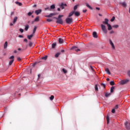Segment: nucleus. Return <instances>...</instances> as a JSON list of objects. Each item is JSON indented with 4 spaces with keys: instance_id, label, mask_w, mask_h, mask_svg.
Wrapping results in <instances>:
<instances>
[{
    "instance_id": "1",
    "label": "nucleus",
    "mask_w": 130,
    "mask_h": 130,
    "mask_svg": "<svg viewBox=\"0 0 130 130\" xmlns=\"http://www.w3.org/2000/svg\"><path fill=\"white\" fill-rule=\"evenodd\" d=\"M109 20L107 18H106L105 19V21H103V24H101V26L102 30L103 32V33H107L108 30L106 28V25H104V24H107L108 26V30H111L112 29V27L109 23H108Z\"/></svg>"
},
{
    "instance_id": "2",
    "label": "nucleus",
    "mask_w": 130,
    "mask_h": 130,
    "mask_svg": "<svg viewBox=\"0 0 130 130\" xmlns=\"http://www.w3.org/2000/svg\"><path fill=\"white\" fill-rule=\"evenodd\" d=\"M61 17H63V15H59L58 18H56V23H59V24H63V21L61 19Z\"/></svg>"
},
{
    "instance_id": "3",
    "label": "nucleus",
    "mask_w": 130,
    "mask_h": 130,
    "mask_svg": "<svg viewBox=\"0 0 130 130\" xmlns=\"http://www.w3.org/2000/svg\"><path fill=\"white\" fill-rule=\"evenodd\" d=\"M14 58H15L14 56H11V57L9 58V59L10 60L9 63V66H11L13 62H14Z\"/></svg>"
},
{
    "instance_id": "4",
    "label": "nucleus",
    "mask_w": 130,
    "mask_h": 130,
    "mask_svg": "<svg viewBox=\"0 0 130 130\" xmlns=\"http://www.w3.org/2000/svg\"><path fill=\"white\" fill-rule=\"evenodd\" d=\"M129 79H125V80H121L120 81V84L123 85L124 84H126V83H128L129 82Z\"/></svg>"
},
{
    "instance_id": "5",
    "label": "nucleus",
    "mask_w": 130,
    "mask_h": 130,
    "mask_svg": "<svg viewBox=\"0 0 130 130\" xmlns=\"http://www.w3.org/2000/svg\"><path fill=\"white\" fill-rule=\"evenodd\" d=\"M66 22L68 23V24H71V23L73 22V18H70V17H69V18H67L66 19Z\"/></svg>"
},
{
    "instance_id": "6",
    "label": "nucleus",
    "mask_w": 130,
    "mask_h": 130,
    "mask_svg": "<svg viewBox=\"0 0 130 130\" xmlns=\"http://www.w3.org/2000/svg\"><path fill=\"white\" fill-rule=\"evenodd\" d=\"M125 126H126V128L128 130L130 129V123H129V122H127V121H126V122H125Z\"/></svg>"
},
{
    "instance_id": "7",
    "label": "nucleus",
    "mask_w": 130,
    "mask_h": 130,
    "mask_svg": "<svg viewBox=\"0 0 130 130\" xmlns=\"http://www.w3.org/2000/svg\"><path fill=\"white\" fill-rule=\"evenodd\" d=\"M42 12V10L41 9H39V10H36L35 11V13L36 14H37V15H39V14H41Z\"/></svg>"
},
{
    "instance_id": "8",
    "label": "nucleus",
    "mask_w": 130,
    "mask_h": 130,
    "mask_svg": "<svg viewBox=\"0 0 130 130\" xmlns=\"http://www.w3.org/2000/svg\"><path fill=\"white\" fill-rule=\"evenodd\" d=\"M55 15H56V13H51L50 14H49V15H46V17H52L53 16H55Z\"/></svg>"
},
{
    "instance_id": "9",
    "label": "nucleus",
    "mask_w": 130,
    "mask_h": 130,
    "mask_svg": "<svg viewBox=\"0 0 130 130\" xmlns=\"http://www.w3.org/2000/svg\"><path fill=\"white\" fill-rule=\"evenodd\" d=\"M71 50H75L76 52H79L80 51V49H78L77 47H73Z\"/></svg>"
},
{
    "instance_id": "10",
    "label": "nucleus",
    "mask_w": 130,
    "mask_h": 130,
    "mask_svg": "<svg viewBox=\"0 0 130 130\" xmlns=\"http://www.w3.org/2000/svg\"><path fill=\"white\" fill-rule=\"evenodd\" d=\"M109 42H110V44L111 46H112V49H115V47L114 44H113L112 41H111V40H110Z\"/></svg>"
},
{
    "instance_id": "11",
    "label": "nucleus",
    "mask_w": 130,
    "mask_h": 130,
    "mask_svg": "<svg viewBox=\"0 0 130 130\" xmlns=\"http://www.w3.org/2000/svg\"><path fill=\"white\" fill-rule=\"evenodd\" d=\"M67 6V4H63V3H62L60 5V8L63 10L64 9V7Z\"/></svg>"
},
{
    "instance_id": "12",
    "label": "nucleus",
    "mask_w": 130,
    "mask_h": 130,
    "mask_svg": "<svg viewBox=\"0 0 130 130\" xmlns=\"http://www.w3.org/2000/svg\"><path fill=\"white\" fill-rule=\"evenodd\" d=\"M92 35L93 36V38H94L95 39H97V38H98V36L97 32H96V31H93Z\"/></svg>"
},
{
    "instance_id": "13",
    "label": "nucleus",
    "mask_w": 130,
    "mask_h": 130,
    "mask_svg": "<svg viewBox=\"0 0 130 130\" xmlns=\"http://www.w3.org/2000/svg\"><path fill=\"white\" fill-rule=\"evenodd\" d=\"M58 43H59V44H63L64 41H63V40H62V39H59V40H58Z\"/></svg>"
},
{
    "instance_id": "14",
    "label": "nucleus",
    "mask_w": 130,
    "mask_h": 130,
    "mask_svg": "<svg viewBox=\"0 0 130 130\" xmlns=\"http://www.w3.org/2000/svg\"><path fill=\"white\" fill-rule=\"evenodd\" d=\"M105 71H106V72H107V73L108 74H109V75L111 74V72H110V70L108 68H106V69H105Z\"/></svg>"
},
{
    "instance_id": "15",
    "label": "nucleus",
    "mask_w": 130,
    "mask_h": 130,
    "mask_svg": "<svg viewBox=\"0 0 130 130\" xmlns=\"http://www.w3.org/2000/svg\"><path fill=\"white\" fill-rule=\"evenodd\" d=\"M8 42H6L4 45V49H7V47H8Z\"/></svg>"
},
{
    "instance_id": "16",
    "label": "nucleus",
    "mask_w": 130,
    "mask_h": 130,
    "mask_svg": "<svg viewBox=\"0 0 130 130\" xmlns=\"http://www.w3.org/2000/svg\"><path fill=\"white\" fill-rule=\"evenodd\" d=\"M74 13H75V11H72V12H71L69 13V17H71V16H73V14H74Z\"/></svg>"
},
{
    "instance_id": "17",
    "label": "nucleus",
    "mask_w": 130,
    "mask_h": 130,
    "mask_svg": "<svg viewBox=\"0 0 130 130\" xmlns=\"http://www.w3.org/2000/svg\"><path fill=\"white\" fill-rule=\"evenodd\" d=\"M37 29V26H35L34 28V31H33V32H32L33 36H34Z\"/></svg>"
},
{
    "instance_id": "18",
    "label": "nucleus",
    "mask_w": 130,
    "mask_h": 130,
    "mask_svg": "<svg viewBox=\"0 0 130 130\" xmlns=\"http://www.w3.org/2000/svg\"><path fill=\"white\" fill-rule=\"evenodd\" d=\"M114 88H115V87H114V86H112V87H111V89H110V92H111V93H112V92H113L114 90Z\"/></svg>"
},
{
    "instance_id": "19",
    "label": "nucleus",
    "mask_w": 130,
    "mask_h": 130,
    "mask_svg": "<svg viewBox=\"0 0 130 130\" xmlns=\"http://www.w3.org/2000/svg\"><path fill=\"white\" fill-rule=\"evenodd\" d=\"M32 37H33V34H32V35H30V36H27V39L28 40H31Z\"/></svg>"
},
{
    "instance_id": "20",
    "label": "nucleus",
    "mask_w": 130,
    "mask_h": 130,
    "mask_svg": "<svg viewBox=\"0 0 130 130\" xmlns=\"http://www.w3.org/2000/svg\"><path fill=\"white\" fill-rule=\"evenodd\" d=\"M75 16H80V13L78 11L75 12Z\"/></svg>"
},
{
    "instance_id": "21",
    "label": "nucleus",
    "mask_w": 130,
    "mask_h": 130,
    "mask_svg": "<svg viewBox=\"0 0 130 130\" xmlns=\"http://www.w3.org/2000/svg\"><path fill=\"white\" fill-rule=\"evenodd\" d=\"M78 6H79V5H76V6H75V7L74 8V14L75 13V11L77 10V9H78Z\"/></svg>"
},
{
    "instance_id": "22",
    "label": "nucleus",
    "mask_w": 130,
    "mask_h": 130,
    "mask_svg": "<svg viewBox=\"0 0 130 130\" xmlns=\"http://www.w3.org/2000/svg\"><path fill=\"white\" fill-rule=\"evenodd\" d=\"M40 20V17L39 16H38L37 17H36V18L35 19V21L37 22L39 21Z\"/></svg>"
},
{
    "instance_id": "23",
    "label": "nucleus",
    "mask_w": 130,
    "mask_h": 130,
    "mask_svg": "<svg viewBox=\"0 0 130 130\" xmlns=\"http://www.w3.org/2000/svg\"><path fill=\"white\" fill-rule=\"evenodd\" d=\"M17 20H18V17H15L13 20V23H16Z\"/></svg>"
},
{
    "instance_id": "24",
    "label": "nucleus",
    "mask_w": 130,
    "mask_h": 130,
    "mask_svg": "<svg viewBox=\"0 0 130 130\" xmlns=\"http://www.w3.org/2000/svg\"><path fill=\"white\" fill-rule=\"evenodd\" d=\"M61 53L59 52V53H57L55 55V57L56 58H58V57H59V56H60Z\"/></svg>"
},
{
    "instance_id": "25",
    "label": "nucleus",
    "mask_w": 130,
    "mask_h": 130,
    "mask_svg": "<svg viewBox=\"0 0 130 130\" xmlns=\"http://www.w3.org/2000/svg\"><path fill=\"white\" fill-rule=\"evenodd\" d=\"M56 45H57L56 43H54V44H52V48L55 49Z\"/></svg>"
},
{
    "instance_id": "26",
    "label": "nucleus",
    "mask_w": 130,
    "mask_h": 130,
    "mask_svg": "<svg viewBox=\"0 0 130 130\" xmlns=\"http://www.w3.org/2000/svg\"><path fill=\"white\" fill-rule=\"evenodd\" d=\"M107 124H109L110 122V118L109 116H107Z\"/></svg>"
},
{
    "instance_id": "27",
    "label": "nucleus",
    "mask_w": 130,
    "mask_h": 130,
    "mask_svg": "<svg viewBox=\"0 0 130 130\" xmlns=\"http://www.w3.org/2000/svg\"><path fill=\"white\" fill-rule=\"evenodd\" d=\"M29 27V26L28 24L26 25L25 27V30L26 31H27V30H28Z\"/></svg>"
},
{
    "instance_id": "28",
    "label": "nucleus",
    "mask_w": 130,
    "mask_h": 130,
    "mask_svg": "<svg viewBox=\"0 0 130 130\" xmlns=\"http://www.w3.org/2000/svg\"><path fill=\"white\" fill-rule=\"evenodd\" d=\"M122 6H123V7H124L125 8L126 7L127 5L126 4V3H120Z\"/></svg>"
},
{
    "instance_id": "29",
    "label": "nucleus",
    "mask_w": 130,
    "mask_h": 130,
    "mask_svg": "<svg viewBox=\"0 0 130 130\" xmlns=\"http://www.w3.org/2000/svg\"><path fill=\"white\" fill-rule=\"evenodd\" d=\"M62 71L63 72V73L66 74L67 73L68 71L67 70H66V69H64V68H63L62 69Z\"/></svg>"
},
{
    "instance_id": "30",
    "label": "nucleus",
    "mask_w": 130,
    "mask_h": 130,
    "mask_svg": "<svg viewBox=\"0 0 130 130\" xmlns=\"http://www.w3.org/2000/svg\"><path fill=\"white\" fill-rule=\"evenodd\" d=\"M15 3L19 6H22V3H20L19 2H15Z\"/></svg>"
},
{
    "instance_id": "31",
    "label": "nucleus",
    "mask_w": 130,
    "mask_h": 130,
    "mask_svg": "<svg viewBox=\"0 0 130 130\" xmlns=\"http://www.w3.org/2000/svg\"><path fill=\"white\" fill-rule=\"evenodd\" d=\"M86 6L87 7V8H89V9H92V7H91V6H90V5H89V4H88L87 3H86Z\"/></svg>"
},
{
    "instance_id": "32",
    "label": "nucleus",
    "mask_w": 130,
    "mask_h": 130,
    "mask_svg": "<svg viewBox=\"0 0 130 130\" xmlns=\"http://www.w3.org/2000/svg\"><path fill=\"white\" fill-rule=\"evenodd\" d=\"M110 84L111 85H115V83L114 81H110Z\"/></svg>"
},
{
    "instance_id": "33",
    "label": "nucleus",
    "mask_w": 130,
    "mask_h": 130,
    "mask_svg": "<svg viewBox=\"0 0 130 130\" xmlns=\"http://www.w3.org/2000/svg\"><path fill=\"white\" fill-rule=\"evenodd\" d=\"M95 90H99V87L98 84L95 85Z\"/></svg>"
},
{
    "instance_id": "34",
    "label": "nucleus",
    "mask_w": 130,
    "mask_h": 130,
    "mask_svg": "<svg viewBox=\"0 0 130 130\" xmlns=\"http://www.w3.org/2000/svg\"><path fill=\"white\" fill-rule=\"evenodd\" d=\"M114 20H115V17L114 16H113L112 18V19H111V22H113V21H114Z\"/></svg>"
},
{
    "instance_id": "35",
    "label": "nucleus",
    "mask_w": 130,
    "mask_h": 130,
    "mask_svg": "<svg viewBox=\"0 0 130 130\" xmlns=\"http://www.w3.org/2000/svg\"><path fill=\"white\" fill-rule=\"evenodd\" d=\"M111 93H108V92H106L105 93V96H106V98H108V96H109V95H110Z\"/></svg>"
},
{
    "instance_id": "36",
    "label": "nucleus",
    "mask_w": 130,
    "mask_h": 130,
    "mask_svg": "<svg viewBox=\"0 0 130 130\" xmlns=\"http://www.w3.org/2000/svg\"><path fill=\"white\" fill-rule=\"evenodd\" d=\"M33 13H34V11H32V12H29L28 13V16H31V15H32V14H33Z\"/></svg>"
},
{
    "instance_id": "37",
    "label": "nucleus",
    "mask_w": 130,
    "mask_h": 130,
    "mask_svg": "<svg viewBox=\"0 0 130 130\" xmlns=\"http://www.w3.org/2000/svg\"><path fill=\"white\" fill-rule=\"evenodd\" d=\"M54 95H51V96L50 97V100H51V101H52L53 100H54Z\"/></svg>"
},
{
    "instance_id": "38",
    "label": "nucleus",
    "mask_w": 130,
    "mask_h": 130,
    "mask_svg": "<svg viewBox=\"0 0 130 130\" xmlns=\"http://www.w3.org/2000/svg\"><path fill=\"white\" fill-rule=\"evenodd\" d=\"M42 59L43 60H47V56H45V57H42Z\"/></svg>"
},
{
    "instance_id": "39",
    "label": "nucleus",
    "mask_w": 130,
    "mask_h": 130,
    "mask_svg": "<svg viewBox=\"0 0 130 130\" xmlns=\"http://www.w3.org/2000/svg\"><path fill=\"white\" fill-rule=\"evenodd\" d=\"M50 8H51V9H55V5H52L50 6Z\"/></svg>"
},
{
    "instance_id": "40",
    "label": "nucleus",
    "mask_w": 130,
    "mask_h": 130,
    "mask_svg": "<svg viewBox=\"0 0 130 130\" xmlns=\"http://www.w3.org/2000/svg\"><path fill=\"white\" fill-rule=\"evenodd\" d=\"M113 27L114 28H118V27H119V25H118V24L113 25Z\"/></svg>"
},
{
    "instance_id": "41",
    "label": "nucleus",
    "mask_w": 130,
    "mask_h": 130,
    "mask_svg": "<svg viewBox=\"0 0 130 130\" xmlns=\"http://www.w3.org/2000/svg\"><path fill=\"white\" fill-rule=\"evenodd\" d=\"M47 21L48 22H52V21H53V19H47Z\"/></svg>"
},
{
    "instance_id": "42",
    "label": "nucleus",
    "mask_w": 130,
    "mask_h": 130,
    "mask_svg": "<svg viewBox=\"0 0 130 130\" xmlns=\"http://www.w3.org/2000/svg\"><path fill=\"white\" fill-rule=\"evenodd\" d=\"M32 43L31 42H30L29 43V46L30 47H32Z\"/></svg>"
},
{
    "instance_id": "43",
    "label": "nucleus",
    "mask_w": 130,
    "mask_h": 130,
    "mask_svg": "<svg viewBox=\"0 0 130 130\" xmlns=\"http://www.w3.org/2000/svg\"><path fill=\"white\" fill-rule=\"evenodd\" d=\"M101 86H103L105 88H106V84L105 83H101Z\"/></svg>"
},
{
    "instance_id": "44",
    "label": "nucleus",
    "mask_w": 130,
    "mask_h": 130,
    "mask_svg": "<svg viewBox=\"0 0 130 130\" xmlns=\"http://www.w3.org/2000/svg\"><path fill=\"white\" fill-rule=\"evenodd\" d=\"M19 30L20 31V32H21V33H23V32H24V29H23V28H20Z\"/></svg>"
},
{
    "instance_id": "45",
    "label": "nucleus",
    "mask_w": 130,
    "mask_h": 130,
    "mask_svg": "<svg viewBox=\"0 0 130 130\" xmlns=\"http://www.w3.org/2000/svg\"><path fill=\"white\" fill-rule=\"evenodd\" d=\"M112 113H115V109H112Z\"/></svg>"
},
{
    "instance_id": "46",
    "label": "nucleus",
    "mask_w": 130,
    "mask_h": 130,
    "mask_svg": "<svg viewBox=\"0 0 130 130\" xmlns=\"http://www.w3.org/2000/svg\"><path fill=\"white\" fill-rule=\"evenodd\" d=\"M113 33H114V30H111L110 31V34H113Z\"/></svg>"
},
{
    "instance_id": "47",
    "label": "nucleus",
    "mask_w": 130,
    "mask_h": 130,
    "mask_svg": "<svg viewBox=\"0 0 130 130\" xmlns=\"http://www.w3.org/2000/svg\"><path fill=\"white\" fill-rule=\"evenodd\" d=\"M21 59L20 57H17V60L18 61H21Z\"/></svg>"
},
{
    "instance_id": "48",
    "label": "nucleus",
    "mask_w": 130,
    "mask_h": 130,
    "mask_svg": "<svg viewBox=\"0 0 130 130\" xmlns=\"http://www.w3.org/2000/svg\"><path fill=\"white\" fill-rule=\"evenodd\" d=\"M118 105H116L115 107V109H118Z\"/></svg>"
},
{
    "instance_id": "49",
    "label": "nucleus",
    "mask_w": 130,
    "mask_h": 130,
    "mask_svg": "<svg viewBox=\"0 0 130 130\" xmlns=\"http://www.w3.org/2000/svg\"><path fill=\"white\" fill-rule=\"evenodd\" d=\"M83 13H86V12H87V9H85V10H83Z\"/></svg>"
},
{
    "instance_id": "50",
    "label": "nucleus",
    "mask_w": 130,
    "mask_h": 130,
    "mask_svg": "<svg viewBox=\"0 0 130 130\" xmlns=\"http://www.w3.org/2000/svg\"><path fill=\"white\" fill-rule=\"evenodd\" d=\"M24 42H25V43H27V39H24Z\"/></svg>"
},
{
    "instance_id": "51",
    "label": "nucleus",
    "mask_w": 130,
    "mask_h": 130,
    "mask_svg": "<svg viewBox=\"0 0 130 130\" xmlns=\"http://www.w3.org/2000/svg\"><path fill=\"white\" fill-rule=\"evenodd\" d=\"M14 12H12L11 13V16H13L14 15Z\"/></svg>"
},
{
    "instance_id": "52",
    "label": "nucleus",
    "mask_w": 130,
    "mask_h": 130,
    "mask_svg": "<svg viewBox=\"0 0 130 130\" xmlns=\"http://www.w3.org/2000/svg\"><path fill=\"white\" fill-rule=\"evenodd\" d=\"M90 69H91V70L92 71H94V69H93V67H92V66H90Z\"/></svg>"
},
{
    "instance_id": "53",
    "label": "nucleus",
    "mask_w": 130,
    "mask_h": 130,
    "mask_svg": "<svg viewBox=\"0 0 130 130\" xmlns=\"http://www.w3.org/2000/svg\"><path fill=\"white\" fill-rule=\"evenodd\" d=\"M127 74H128V76H129V77H130V71H128Z\"/></svg>"
},
{
    "instance_id": "54",
    "label": "nucleus",
    "mask_w": 130,
    "mask_h": 130,
    "mask_svg": "<svg viewBox=\"0 0 130 130\" xmlns=\"http://www.w3.org/2000/svg\"><path fill=\"white\" fill-rule=\"evenodd\" d=\"M19 38H23V36H21V35H19Z\"/></svg>"
},
{
    "instance_id": "55",
    "label": "nucleus",
    "mask_w": 130,
    "mask_h": 130,
    "mask_svg": "<svg viewBox=\"0 0 130 130\" xmlns=\"http://www.w3.org/2000/svg\"><path fill=\"white\" fill-rule=\"evenodd\" d=\"M61 53H64V50H61Z\"/></svg>"
},
{
    "instance_id": "56",
    "label": "nucleus",
    "mask_w": 130,
    "mask_h": 130,
    "mask_svg": "<svg viewBox=\"0 0 130 130\" xmlns=\"http://www.w3.org/2000/svg\"><path fill=\"white\" fill-rule=\"evenodd\" d=\"M36 7H37V5H36V4L34 5V6H33V8H36Z\"/></svg>"
},
{
    "instance_id": "57",
    "label": "nucleus",
    "mask_w": 130,
    "mask_h": 130,
    "mask_svg": "<svg viewBox=\"0 0 130 130\" xmlns=\"http://www.w3.org/2000/svg\"><path fill=\"white\" fill-rule=\"evenodd\" d=\"M96 9L99 10H100V8L96 7Z\"/></svg>"
},
{
    "instance_id": "58",
    "label": "nucleus",
    "mask_w": 130,
    "mask_h": 130,
    "mask_svg": "<svg viewBox=\"0 0 130 130\" xmlns=\"http://www.w3.org/2000/svg\"><path fill=\"white\" fill-rule=\"evenodd\" d=\"M14 53H15V54H17V51H14Z\"/></svg>"
},
{
    "instance_id": "59",
    "label": "nucleus",
    "mask_w": 130,
    "mask_h": 130,
    "mask_svg": "<svg viewBox=\"0 0 130 130\" xmlns=\"http://www.w3.org/2000/svg\"><path fill=\"white\" fill-rule=\"evenodd\" d=\"M10 25L11 26H13V23H10Z\"/></svg>"
},
{
    "instance_id": "60",
    "label": "nucleus",
    "mask_w": 130,
    "mask_h": 130,
    "mask_svg": "<svg viewBox=\"0 0 130 130\" xmlns=\"http://www.w3.org/2000/svg\"><path fill=\"white\" fill-rule=\"evenodd\" d=\"M40 76H41L40 74H39V75H38V78H40Z\"/></svg>"
},
{
    "instance_id": "61",
    "label": "nucleus",
    "mask_w": 130,
    "mask_h": 130,
    "mask_svg": "<svg viewBox=\"0 0 130 130\" xmlns=\"http://www.w3.org/2000/svg\"><path fill=\"white\" fill-rule=\"evenodd\" d=\"M109 80H110V79H109V78H107V81H109Z\"/></svg>"
},
{
    "instance_id": "62",
    "label": "nucleus",
    "mask_w": 130,
    "mask_h": 130,
    "mask_svg": "<svg viewBox=\"0 0 130 130\" xmlns=\"http://www.w3.org/2000/svg\"><path fill=\"white\" fill-rule=\"evenodd\" d=\"M57 10H58V11H60V8H58Z\"/></svg>"
},
{
    "instance_id": "63",
    "label": "nucleus",
    "mask_w": 130,
    "mask_h": 130,
    "mask_svg": "<svg viewBox=\"0 0 130 130\" xmlns=\"http://www.w3.org/2000/svg\"><path fill=\"white\" fill-rule=\"evenodd\" d=\"M18 51H21V48H19V49H18Z\"/></svg>"
},
{
    "instance_id": "64",
    "label": "nucleus",
    "mask_w": 130,
    "mask_h": 130,
    "mask_svg": "<svg viewBox=\"0 0 130 130\" xmlns=\"http://www.w3.org/2000/svg\"><path fill=\"white\" fill-rule=\"evenodd\" d=\"M37 63V62L35 63L34 64V66H35Z\"/></svg>"
}]
</instances>
